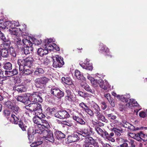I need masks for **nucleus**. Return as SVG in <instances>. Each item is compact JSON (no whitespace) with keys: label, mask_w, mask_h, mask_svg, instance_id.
<instances>
[{"label":"nucleus","mask_w":147,"mask_h":147,"mask_svg":"<svg viewBox=\"0 0 147 147\" xmlns=\"http://www.w3.org/2000/svg\"><path fill=\"white\" fill-rule=\"evenodd\" d=\"M34 60L31 56L18 59L17 63L19 65V71H22L24 75H29L32 73V71L28 69H25L24 67H31L32 66Z\"/></svg>","instance_id":"nucleus-1"},{"label":"nucleus","mask_w":147,"mask_h":147,"mask_svg":"<svg viewBox=\"0 0 147 147\" xmlns=\"http://www.w3.org/2000/svg\"><path fill=\"white\" fill-rule=\"evenodd\" d=\"M95 130L98 133V134L100 136L112 142L115 141V140L113 137L114 136V134L113 132H111L110 134L105 130H103L99 127H96L95 128Z\"/></svg>","instance_id":"nucleus-2"},{"label":"nucleus","mask_w":147,"mask_h":147,"mask_svg":"<svg viewBox=\"0 0 147 147\" xmlns=\"http://www.w3.org/2000/svg\"><path fill=\"white\" fill-rule=\"evenodd\" d=\"M49 80V79L44 76L39 78H36L35 80V85L37 88H45L46 84Z\"/></svg>","instance_id":"nucleus-3"},{"label":"nucleus","mask_w":147,"mask_h":147,"mask_svg":"<svg viewBox=\"0 0 147 147\" xmlns=\"http://www.w3.org/2000/svg\"><path fill=\"white\" fill-rule=\"evenodd\" d=\"M46 128H45L43 126L37 127L36 128H32L28 129V134L29 137V139L30 136L34 135L36 134H44V131L46 130Z\"/></svg>","instance_id":"nucleus-4"},{"label":"nucleus","mask_w":147,"mask_h":147,"mask_svg":"<svg viewBox=\"0 0 147 147\" xmlns=\"http://www.w3.org/2000/svg\"><path fill=\"white\" fill-rule=\"evenodd\" d=\"M30 112H37V111H42V107L40 104L38 103H30L25 107Z\"/></svg>","instance_id":"nucleus-5"},{"label":"nucleus","mask_w":147,"mask_h":147,"mask_svg":"<svg viewBox=\"0 0 147 147\" xmlns=\"http://www.w3.org/2000/svg\"><path fill=\"white\" fill-rule=\"evenodd\" d=\"M51 94L56 97L60 99L63 97L64 95V92L58 87L55 86L52 87L50 91Z\"/></svg>","instance_id":"nucleus-6"},{"label":"nucleus","mask_w":147,"mask_h":147,"mask_svg":"<svg viewBox=\"0 0 147 147\" xmlns=\"http://www.w3.org/2000/svg\"><path fill=\"white\" fill-rule=\"evenodd\" d=\"M77 133L79 136H82L84 137H87L93 135L94 134L93 129L91 127H89L82 129L81 131H78Z\"/></svg>","instance_id":"nucleus-7"},{"label":"nucleus","mask_w":147,"mask_h":147,"mask_svg":"<svg viewBox=\"0 0 147 147\" xmlns=\"http://www.w3.org/2000/svg\"><path fill=\"white\" fill-rule=\"evenodd\" d=\"M16 36V38L15 39V42L18 49L20 50H21L26 44H28V43L29 44L30 42V41L26 39H24L22 41L19 37Z\"/></svg>","instance_id":"nucleus-8"},{"label":"nucleus","mask_w":147,"mask_h":147,"mask_svg":"<svg viewBox=\"0 0 147 147\" xmlns=\"http://www.w3.org/2000/svg\"><path fill=\"white\" fill-rule=\"evenodd\" d=\"M33 121L35 123L41 126H43L45 128H47L49 126V123L45 120L40 119L36 116L33 117Z\"/></svg>","instance_id":"nucleus-9"},{"label":"nucleus","mask_w":147,"mask_h":147,"mask_svg":"<svg viewBox=\"0 0 147 147\" xmlns=\"http://www.w3.org/2000/svg\"><path fill=\"white\" fill-rule=\"evenodd\" d=\"M66 95L65 96V100L67 103L71 102L74 101L75 98V95L69 89H66L65 90Z\"/></svg>","instance_id":"nucleus-10"},{"label":"nucleus","mask_w":147,"mask_h":147,"mask_svg":"<svg viewBox=\"0 0 147 147\" xmlns=\"http://www.w3.org/2000/svg\"><path fill=\"white\" fill-rule=\"evenodd\" d=\"M55 58V59H53V67L55 68L61 67L64 64L63 58L56 55Z\"/></svg>","instance_id":"nucleus-11"},{"label":"nucleus","mask_w":147,"mask_h":147,"mask_svg":"<svg viewBox=\"0 0 147 147\" xmlns=\"http://www.w3.org/2000/svg\"><path fill=\"white\" fill-rule=\"evenodd\" d=\"M54 116L59 118L64 119L68 118L70 117V115L65 110H61L56 113Z\"/></svg>","instance_id":"nucleus-12"},{"label":"nucleus","mask_w":147,"mask_h":147,"mask_svg":"<svg viewBox=\"0 0 147 147\" xmlns=\"http://www.w3.org/2000/svg\"><path fill=\"white\" fill-rule=\"evenodd\" d=\"M48 127L46 128V130L44 131V135H45V137L46 139L49 140L51 142H53L54 141V138L52 131L49 129Z\"/></svg>","instance_id":"nucleus-13"},{"label":"nucleus","mask_w":147,"mask_h":147,"mask_svg":"<svg viewBox=\"0 0 147 147\" xmlns=\"http://www.w3.org/2000/svg\"><path fill=\"white\" fill-rule=\"evenodd\" d=\"M32 43L30 41L29 43L26 44L21 49L22 53H24L25 55L29 54L30 52L32 51L33 48L32 47Z\"/></svg>","instance_id":"nucleus-14"},{"label":"nucleus","mask_w":147,"mask_h":147,"mask_svg":"<svg viewBox=\"0 0 147 147\" xmlns=\"http://www.w3.org/2000/svg\"><path fill=\"white\" fill-rule=\"evenodd\" d=\"M0 38L1 40L3 41L4 43L3 44V47L4 48H8L9 50L11 42L8 38H6L5 37L4 34L1 32L0 31Z\"/></svg>","instance_id":"nucleus-15"},{"label":"nucleus","mask_w":147,"mask_h":147,"mask_svg":"<svg viewBox=\"0 0 147 147\" xmlns=\"http://www.w3.org/2000/svg\"><path fill=\"white\" fill-rule=\"evenodd\" d=\"M28 96L26 95H19L16 97L17 100L22 102L24 105H27L28 104Z\"/></svg>","instance_id":"nucleus-16"},{"label":"nucleus","mask_w":147,"mask_h":147,"mask_svg":"<svg viewBox=\"0 0 147 147\" xmlns=\"http://www.w3.org/2000/svg\"><path fill=\"white\" fill-rule=\"evenodd\" d=\"M80 136L77 133V134H74L69 136L67 139L70 142H75L80 140Z\"/></svg>","instance_id":"nucleus-17"},{"label":"nucleus","mask_w":147,"mask_h":147,"mask_svg":"<svg viewBox=\"0 0 147 147\" xmlns=\"http://www.w3.org/2000/svg\"><path fill=\"white\" fill-rule=\"evenodd\" d=\"M96 142L95 140L92 137L90 136L86 138L85 139L84 144L83 146L84 147H86L87 145L88 146L92 144H94Z\"/></svg>","instance_id":"nucleus-18"},{"label":"nucleus","mask_w":147,"mask_h":147,"mask_svg":"<svg viewBox=\"0 0 147 147\" xmlns=\"http://www.w3.org/2000/svg\"><path fill=\"white\" fill-rule=\"evenodd\" d=\"M105 85L102 80H98V84L99 85L100 87L104 90H107L108 88L110 87V86L107 81H105Z\"/></svg>","instance_id":"nucleus-19"},{"label":"nucleus","mask_w":147,"mask_h":147,"mask_svg":"<svg viewBox=\"0 0 147 147\" xmlns=\"http://www.w3.org/2000/svg\"><path fill=\"white\" fill-rule=\"evenodd\" d=\"M13 89L15 90H17L19 92L22 93L25 92L26 90V88L23 85H16L13 87Z\"/></svg>","instance_id":"nucleus-20"},{"label":"nucleus","mask_w":147,"mask_h":147,"mask_svg":"<svg viewBox=\"0 0 147 147\" xmlns=\"http://www.w3.org/2000/svg\"><path fill=\"white\" fill-rule=\"evenodd\" d=\"M82 87L84 88L86 91L92 94L95 93V90L93 88H91L87 84L82 83L81 84Z\"/></svg>","instance_id":"nucleus-21"},{"label":"nucleus","mask_w":147,"mask_h":147,"mask_svg":"<svg viewBox=\"0 0 147 147\" xmlns=\"http://www.w3.org/2000/svg\"><path fill=\"white\" fill-rule=\"evenodd\" d=\"M0 55L3 57H7L9 55V50L8 48H3L0 50Z\"/></svg>","instance_id":"nucleus-22"},{"label":"nucleus","mask_w":147,"mask_h":147,"mask_svg":"<svg viewBox=\"0 0 147 147\" xmlns=\"http://www.w3.org/2000/svg\"><path fill=\"white\" fill-rule=\"evenodd\" d=\"M55 138L58 140L65 138V135L60 131L57 130L54 133Z\"/></svg>","instance_id":"nucleus-23"},{"label":"nucleus","mask_w":147,"mask_h":147,"mask_svg":"<svg viewBox=\"0 0 147 147\" xmlns=\"http://www.w3.org/2000/svg\"><path fill=\"white\" fill-rule=\"evenodd\" d=\"M11 109L13 112L16 114L18 117L20 116V115L21 112V110L19 107L16 105H14Z\"/></svg>","instance_id":"nucleus-24"},{"label":"nucleus","mask_w":147,"mask_h":147,"mask_svg":"<svg viewBox=\"0 0 147 147\" xmlns=\"http://www.w3.org/2000/svg\"><path fill=\"white\" fill-rule=\"evenodd\" d=\"M5 72L6 76L10 77L17 74L18 73V69L15 68L11 71H5Z\"/></svg>","instance_id":"nucleus-25"},{"label":"nucleus","mask_w":147,"mask_h":147,"mask_svg":"<svg viewBox=\"0 0 147 147\" xmlns=\"http://www.w3.org/2000/svg\"><path fill=\"white\" fill-rule=\"evenodd\" d=\"M80 65L83 68L89 70H92L93 67L91 63H89L88 62L80 64Z\"/></svg>","instance_id":"nucleus-26"},{"label":"nucleus","mask_w":147,"mask_h":147,"mask_svg":"<svg viewBox=\"0 0 147 147\" xmlns=\"http://www.w3.org/2000/svg\"><path fill=\"white\" fill-rule=\"evenodd\" d=\"M139 137L140 138L139 141L141 142L142 140L144 141H147V134H144L142 131H140L139 132Z\"/></svg>","instance_id":"nucleus-27"},{"label":"nucleus","mask_w":147,"mask_h":147,"mask_svg":"<svg viewBox=\"0 0 147 147\" xmlns=\"http://www.w3.org/2000/svg\"><path fill=\"white\" fill-rule=\"evenodd\" d=\"M61 80L63 82L67 85H71L72 83L71 78L68 77H62Z\"/></svg>","instance_id":"nucleus-28"},{"label":"nucleus","mask_w":147,"mask_h":147,"mask_svg":"<svg viewBox=\"0 0 147 147\" xmlns=\"http://www.w3.org/2000/svg\"><path fill=\"white\" fill-rule=\"evenodd\" d=\"M105 96L111 104L112 107H115V104L113 99L111 97V95L109 93H107L105 95Z\"/></svg>","instance_id":"nucleus-29"},{"label":"nucleus","mask_w":147,"mask_h":147,"mask_svg":"<svg viewBox=\"0 0 147 147\" xmlns=\"http://www.w3.org/2000/svg\"><path fill=\"white\" fill-rule=\"evenodd\" d=\"M37 53L41 57L43 56L44 55L47 54L48 53V50H46L45 49H43L40 48L38 49L37 51Z\"/></svg>","instance_id":"nucleus-30"},{"label":"nucleus","mask_w":147,"mask_h":147,"mask_svg":"<svg viewBox=\"0 0 147 147\" xmlns=\"http://www.w3.org/2000/svg\"><path fill=\"white\" fill-rule=\"evenodd\" d=\"M34 94L36 98V102H42L43 101V99L41 96V93L38 92H34Z\"/></svg>","instance_id":"nucleus-31"},{"label":"nucleus","mask_w":147,"mask_h":147,"mask_svg":"<svg viewBox=\"0 0 147 147\" xmlns=\"http://www.w3.org/2000/svg\"><path fill=\"white\" fill-rule=\"evenodd\" d=\"M44 70L41 68L37 67L35 71L34 74L36 76H40L44 73Z\"/></svg>","instance_id":"nucleus-32"},{"label":"nucleus","mask_w":147,"mask_h":147,"mask_svg":"<svg viewBox=\"0 0 147 147\" xmlns=\"http://www.w3.org/2000/svg\"><path fill=\"white\" fill-rule=\"evenodd\" d=\"M19 117H17L14 114L11 115V119L13 120V122L15 124H18L21 120L19 119Z\"/></svg>","instance_id":"nucleus-33"},{"label":"nucleus","mask_w":147,"mask_h":147,"mask_svg":"<svg viewBox=\"0 0 147 147\" xmlns=\"http://www.w3.org/2000/svg\"><path fill=\"white\" fill-rule=\"evenodd\" d=\"M75 77L79 80H83L84 77L83 75L81 74L80 72L78 70H76L75 72Z\"/></svg>","instance_id":"nucleus-34"},{"label":"nucleus","mask_w":147,"mask_h":147,"mask_svg":"<svg viewBox=\"0 0 147 147\" xmlns=\"http://www.w3.org/2000/svg\"><path fill=\"white\" fill-rule=\"evenodd\" d=\"M113 131L115 133V134L118 136H120L121 135V133L123 132V130L120 127L113 128Z\"/></svg>","instance_id":"nucleus-35"},{"label":"nucleus","mask_w":147,"mask_h":147,"mask_svg":"<svg viewBox=\"0 0 147 147\" xmlns=\"http://www.w3.org/2000/svg\"><path fill=\"white\" fill-rule=\"evenodd\" d=\"M100 50L105 52L107 55H109V49L106 47V46L104 45L102 43H101L100 45Z\"/></svg>","instance_id":"nucleus-36"},{"label":"nucleus","mask_w":147,"mask_h":147,"mask_svg":"<svg viewBox=\"0 0 147 147\" xmlns=\"http://www.w3.org/2000/svg\"><path fill=\"white\" fill-rule=\"evenodd\" d=\"M92 107L93 109V111H94L95 113L97 115L100 113V107L96 103H94Z\"/></svg>","instance_id":"nucleus-37"},{"label":"nucleus","mask_w":147,"mask_h":147,"mask_svg":"<svg viewBox=\"0 0 147 147\" xmlns=\"http://www.w3.org/2000/svg\"><path fill=\"white\" fill-rule=\"evenodd\" d=\"M12 23L11 21H6L3 23V26H1V27L3 29H5L6 28H8L12 26Z\"/></svg>","instance_id":"nucleus-38"},{"label":"nucleus","mask_w":147,"mask_h":147,"mask_svg":"<svg viewBox=\"0 0 147 147\" xmlns=\"http://www.w3.org/2000/svg\"><path fill=\"white\" fill-rule=\"evenodd\" d=\"M28 102L29 101L30 102H36V98L35 96L34 92L33 94H31L30 96H28Z\"/></svg>","instance_id":"nucleus-39"},{"label":"nucleus","mask_w":147,"mask_h":147,"mask_svg":"<svg viewBox=\"0 0 147 147\" xmlns=\"http://www.w3.org/2000/svg\"><path fill=\"white\" fill-rule=\"evenodd\" d=\"M96 116L98 117L100 120H101L102 121L105 122L106 123L108 122V120L107 119H106L105 117L101 114L100 113L97 114Z\"/></svg>","instance_id":"nucleus-40"},{"label":"nucleus","mask_w":147,"mask_h":147,"mask_svg":"<svg viewBox=\"0 0 147 147\" xmlns=\"http://www.w3.org/2000/svg\"><path fill=\"white\" fill-rule=\"evenodd\" d=\"M4 69L10 71L12 68V65L10 62H7L5 63L3 66Z\"/></svg>","instance_id":"nucleus-41"},{"label":"nucleus","mask_w":147,"mask_h":147,"mask_svg":"<svg viewBox=\"0 0 147 147\" xmlns=\"http://www.w3.org/2000/svg\"><path fill=\"white\" fill-rule=\"evenodd\" d=\"M129 135L131 137L136 140L137 141L139 140V139L140 138L139 137V133L137 134L130 133L129 134Z\"/></svg>","instance_id":"nucleus-42"},{"label":"nucleus","mask_w":147,"mask_h":147,"mask_svg":"<svg viewBox=\"0 0 147 147\" xmlns=\"http://www.w3.org/2000/svg\"><path fill=\"white\" fill-rule=\"evenodd\" d=\"M79 105L82 108V110L85 111L90 108L89 106L83 102L80 103Z\"/></svg>","instance_id":"nucleus-43"},{"label":"nucleus","mask_w":147,"mask_h":147,"mask_svg":"<svg viewBox=\"0 0 147 147\" xmlns=\"http://www.w3.org/2000/svg\"><path fill=\"white\" fill-rule=\"evenodd\" d=\"M18 124L22 131H25L26 130L27 126L22 121H20V122H19V123Z\"/></svg>","instance_id":"nucleus-44"},{"label":"nucleus","mask_w":147,"mask_h":147,"mask_svg":"<svg viewBox=\"0 0 147 147\" xmlns=\"http://www.w3.org/2000/svg\"><path fill=\"white\" fill-rule=\"evenodd\" d=\"M117 97L118 98L120 99L122 101L125 102H127L128 100V98H126L125 95H117Z\"/></svg>","instance_id":"nucleus-45"},{"label":"nucleus","mask_w":147,"mask_h":147,"mask_svg":"<svg viewBox=\"0 0 147 147\" xmlns=\"http://www.w3.org/2000/svg\"><path fill=\"white\" fill-rule=\"evenodd\" d=\"M77 93L80 96L83 98H86L88 96V93L83 92L81 91H77Z\"/></svg>","instance_id":"nucleus-46"},{"label":"nucleus","mask_w":147,"mask_h":147,"mask_svg":"<svg viewBox=\"0 0 147 147\" xmlns=\"http://www.w3.org/2000/svg\"><path fill=\"white\" fill-rule=\"evenodd\" d=\"M11 34L17 35L18 34V29L16 28H11L9 30Z\"/></svg>","instance_id":"nucleus-47"},{"label":"nucleus","mask_w":147,"mask_h":147,"mask_svg":"<svg viewBox=\"0 0 147 147\" xmlns=\"http://www.w3.org/2000/svg\"><path fill=\"white\" fill-rule=\"evenodd\" d=\"M9 51L10 55L13 57H15L16 54L14 48L12 47H10Z\"/></svg>","instance_id":"nucleus-48"},{"label":"nucleus","mask_w":147,"mask_h":147,"mask_svg":"<svg viewBox=\"0 0 147 147\" xmlns=\"http://www.w3.org/2000/svg\"><path fill=\"white\" fill-rule=\"evenodd\" d=\"M45 49L46 50H48V52L49 51H50L51 50L52 48L54 47L50 43H45Z\"/></svg>","instance_id":"nucleus-49"},{"label":"nucleus","mask_w":147,"mask_h":147,"mask_svg":"<svg viewBox=\"0 0 147 147\" xmlns=\"http://www.w3.org/2000/svg\"><path fill=\"white\" fill-rule=\"evenodd\" d=\"M43 142L42 141H37L32 143L30 146L33 147H36L41 144Z\"/></svg>","instance_id":"nucleus-50"},{"label":"nucleus","mask_w":147,"mask_h":147,"mask_svg":"<svg viewBox=\"0 0 147 147\" xmlns=\"http://www.w3.org/2000/svg\"><path fill=\"white\" fill-rule=\"evenodd\" d=\"M21 82V80L20 78L18 77H16L14 78L13 81L14 83H15L14 86H16V85H19L18 84L20 83Z\"/></svg>","instance_id":"nucleus-51"},{"label":"nucleus","mask_w":147,"mask_h":147,"mask_svg":"<svg viewBox=\"0 0 147 147\" xmlns=\"http://www.w3.org/2000/svg\"><path fill=\"white\" fill-rule=\"evenodd\" d=\"M124 142L120 145V147H129L128 144L129 142L126 139L123 140Z\"/></svg>","instance_id":"nucleus-52"},{"label":"nucleus","mask_w":147,"mask_h":147,"mask_svg":"<svg viewBox=\"0 0 147 147\" xmlns=\"http://www.w3.org/2000/svg\"><path fill=\"white\" fill-rule=\"evenodd\" d=\"M135 101L134 99H130L129 102L126 104V105L129 107H131L134 105V103L135 102Z\"/></svg>","instance_id":"nucleus-53"},{"label":"nucleus","mask_w":147,"mask_h":147,"mask_svg":"<svg viewBox=\"0 0 147 147\" xmlns=\"http://www.w3.org/2000/svg\"><path fill=\"white\" fill-rule=\"evenodd\" d=\"M13 105H13V103L9 101H7L5 103V106L10 109H11V107H12Z\"/></svg>","instance_id":"nucleus-54"},{"label":"nucleus","mask_w":147,"mask_h":147,"mask_svg":"<svg viewBox=\"0 0 147 147\" xmlns=\"http://www.w3.org/2000/svg\"><path fill=\"white\" fill-rule=\"evenodd\" d=\"M93 80L90 82L94 87H96L98 85V80L94 79V78Z\"/></svg>","instance_id":"nucleus-55"},{"label":"nucleus","mask_w":147,"mask_h":147,"mask_svg":"<svg viewBox=\"0 0 147 147\" xmlns=\"http://www.w3.org/2000/svg\"><path fill=\"white\" fill-rule=\"evenodd\" d=\"M63 124H64L69 126H71L73 125V124L71 121H63L61 123Z\"/></svg>","instance_id":"nucleus-56"},{"label":"nucleus","mask_w":147,"mask_h":147,"mask_svg":"<svg viewBox=\"0 0 147 147\" xmlns=\"http://www.w3.org/2000/svg\"><path fill=\"white\" fill-rule=\"evenodd\" d=\"M107 118L109 119H115L117 118L116 116L114 115L113 113H111L107 115Z\"/></svg>","instance_id":"nucleus-57"},{"label":"nucleus","mask_w":147,"mask_h":147,"mask_svg":"<svg viewBox=\"0 0 147 147\" xmlns=\"http://www.w3.org/2000/svg\"><path fill=\"white\" fill-rule=\"evenodd\" d=\"M85 112L89 114L90 116L93 117L94 116V113L93 111L90 109V108L86 111Z\"/></svg>","instance_id":"nucleus-58"},{"label":"nucleus","mask_w":147,"mask_h":147,"mask_svg":"<svg viewBox=\"0 0 147 147\" xmlns=\"http://www.w3.org/2000/svg\"><path fill=\"white\" fill-rule=\"evenodd\" d=\"M77 120V122L81 125H84L86 123L81 118H79Z\"/></svg>","instance_id":"nucleus-59"},{"label":"nucleus","mask_w":147,"mask_h":147,"mask_svg":"<svg viewBox=\"0 0 147 147\" xmlns=\"http://www.w3.org/2000/svg\"><path fill=\"white\" fill-rule=\"evenodd\" d=\"M131 145V147H136V144L135 141L133 140H131L130 142L128 143Z\"/></svg>","instance_id":"nucleus-60"},{"label":"nucleus","mask_w":147,"mask_h":147,"mask_svg":"<svg viewBox=\"0 0 147 147\" xmlns=\"http://www.w3.org/2000/svg\"><path fill=\"white\" fill-rule=\"evenodd\" d=\"M49 63V60L47 57L45 58L43 62V64L45 65H48Z\"/></svg>","instance_id":"nucleus-61"},{"label":"nucleus","mask_w":147,"mask_h":147,"mask_svg":"<svg viewBox=\"0 0 147 147\" xmlns=\"http://www.w3.org/2000/svg\"><path fill=\"white\" fill-rule=\"evenodd\" d=\"M42 43V41H39L37 39H35L34 41V44L36 45H39Z\"/></svg>","instance_id":"nucleus-62"},{"label":"nucleus","mask_w":147,"mask_h":147,"mask_svg":"<svg viewBox=\"0 0 147 147\" xmlns=\"http://www.w3.org/2000/svg\"><path fill=\"white\" fill-rule=\"evenodd\" d=\"M101 107L103 110L105 109L107 107V105L105 102H102L101 103Z\"/></svg>","instance_id":"nucleus-63"},{"label":"nucleus","mask_w":147,"mask_h":147,"mask_svg":"<svg viewBox=\"0 0 147 147\" xmlns=\"http://www.w3.org/2000/svg\"><path fill=\"white\" fill-rule=\"evenodd\" d=\"M139 116L143 118L146 115L144 111H141L139 113Z\"/></svg>","instance_id":"nucleus-64"}]
</instances>
